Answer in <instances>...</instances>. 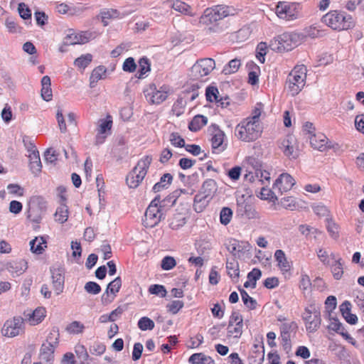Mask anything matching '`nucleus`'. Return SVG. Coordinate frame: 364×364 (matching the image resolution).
Listing matches in <instances>:
<instances>
[{"label":"nucleus","mask_w":364,"mask_h":364,"mask_svg":"<svg viewBox=\"0 0 364 364\" xmlns=\"http://www.w3.org/2000/svg\"><path fill=\"white\" fill-rule=\"evenodd\" d=\"M241 65V61L238 58L231 60L223 68V73L230 75L235 73Z\"/></svg>","instance_id":"39"},{"label":"nucleus","mask_w":364,"mask_h":364,"mask_svg":"<svg viewBox=\"0 0 364 364\" xmlns=\"http://www.w3.org/2000/svg\"><path fill=\"white\" fill-rule=\"evenodd\" d=\"M275 13L279 18L287 21L296 19L299 16L296 5L285 1L278 3L275 9Z\"/></svg>","instance_id":"11"},{"label":"nucleus","mask_w":364,"mask_h":364,"mask_svg":"<svg viewBox=\"0 0 364 364\" xmlns=\"http://www.w3.org/2000/svg\"><path fill=\"white\" fill-rule=\"evenodd\" d=\"M296 138L294 135H287L282 141L280 148L284 154L293 159H296L298 156L296 148Z\"/></svg>","instance_id":"18"},{"label":"nucleus","mask_w":364,"mask_h":364,"mask_svg":"<svg viewBox=\"0 0 364 364\" xmlns=\"http://www.w3.org/2000/svg\"><path fill=\"white\" fill-rule=\"evenodd\" d=\"M137 68L136 63L132 57L125 59L122 64V70L126 73H132Z\"/></svg>","instance_id":"49"},{"label":"nucleus","mask_w":364,"mask_h":364,"mask_svg":"<svg viewBox=\"0 0 364 364\" xmlns=\"http://www.w3.org/2000/svg\"><path fill=\"white\" fill-rule=\"evenodd\" d=\"M237 213L238 215L247 219L257 218L258 213L252 205L245 201L237 203Z\"/></svg>","instance_id":"20"},{"label":"nucleus","mask_w":364,"mask_h":364,"mask_svg":"<svg viewBox=\"0 0 364 364\" xmlns=\"http://www.w3.org/2000/svg\"><path fill=\"white\" fill-rule=\"evenodd\" d=\"M219 93L218 90L214 87H208L206 89V98L210 102H220L221 100H218V94Z\"/></svg>","instance_id":"59"},{"label":"nucleus","mask_w":364,"mask_h":364,"mask_svg":"<svg viewBox=\"0 0 364 364\" xmlns=\"http://www.w3.org/2000/svg\"><path fill=\"white\" fill-rule=\"evenodd\" d=\"M4 266L12 277L21 275L28 269L27 262L22 259L4 262Z\"/></svg>","instance_id":"16"},{"label":"nucleus","mask_w":364,"mask_h":364,"mask_svg":"<svg viewBox=\"0 0 364 364\" xmlns=\"http://www.w3.org/2000/svg\"><path fill=\"white\" fill-rule=\"evenodd\" d=\"M264 105L261 102L257 103L255 108L252 109L251 116L247 117L255 122H260L259 117L263 112Z\"/></svg>","instance_id":"46"},{"label":"nucleus","mask_w":364,"mask_h":364,"mask_svg":"<svg viewBox=\"0 0 364 364\" xmlns=\"http://www.w3.org/2000/svg\"><path fill=\"white\" fill-rule=\"evenodd\" d=\"M302 318L308 332H316L320 328L321 323V313L319 308L315 304H310L304 309Z\"/></svg>","instance_id":"7"},{"label":"nucleus","mask_w":364,"mask_h":364,"mask_svg":"<svg viewBox=\"0 0 364 364\" xmlns=\"http://www.w3.org/2000/svg\"><path fill=\"white\" fill-rule=\"evenodd\" d=\"M235 12L236 9L235 8L225 5H218L213 8H208L201 16L200 23L210 25L228 16L235 15Z\"/></svg>","instance_id":"4"},{"label":"nucleus","mask_w":364,"mask_h":364,"mask_svg":"<svg viewBox=\"0 0 364 364\" xmlns=\"http://www.w3.org/2000/svg\"><path fill=\"white\" fill-rule=\"evenodd\" d=\"M165 6L172 7L174 11L183 15L193 16L196 14L190 5L180 0H173V2H168Z\"/></svg>","instance_id":"23"},{"label":"nucleus","mask_w":364,"mask_h":364,"mask_svg":"<svg viewBox=\"0 0 364 364\" xmlns=\"http://www.w3.org/2000/svg\"><path fill=\"white\" fill-rule=\"evenodd\" d=\"M295 184V180L293 177L287 173H282L279 177L276 180L274 188H278L281 193L287 192L291 189Z\"/></svg>","instance_id":"19"},{"label":"nucleus","mask_w":364,"mask_h":364,"mask_svg":"<svg viewBox=\"0 0 364 364\" xmlns=\"http://www.w3.org/2000/svg\"><path fill=\"white\" fill-rule=\"evenodd\" d=\"M96 37L95 33L90 31H69L64 38L65 45L84 44Z\"/></svg>","instance_id":"12"},{"label":"nucleus","mask_w":364,"mask_h":364,"mask_svg":"<svg viewBox=\"0 0 364 364\" xmlns=\"http://www.w3.org/2000/svg\"><path fill=\"white\" fill-rule=\"evenodd\" d=\"M100 17L105 26L109 23V20L120 18V13L115 9H105L100 12Z\"/></svg>","instance_id":"34"},{"label":"nucleus","mask_w":364,"mask_h":364,"mask_svg":"<svg viewBox=\"0 0 364 364\" xmlns=\"http://www.w3.org/2000/svg\"><path fill=\"white\" fill-rule=\"evenodd\" d=\"M46 309L38 307L34 311L24 313V316L30 325L36 326L40 323L46 316Z\"/></svg>","instance_id":"21"},{"label":"nucleus","mask_w":364,"mask_h":364,"mask_svg":"<svg viewBox=\"0 0 364 364\" xmlns=\"http://www.w3.org/2000/svg\"><path fill=\"white\" fill-rule=\"evenodd\" d=\"M121 287L122 279L119 277H116L114 280L110 282L108 284L105 293L102 295V302L103 304L111 303L116 296V294L119 291Z\"/></svg>","instance_id":"15"},{"label":"nucleus","mask_w":364,"mask_h":364,"mask_svg":"<svg viewBox=\"0 0 364 364\" xmlns=\"http://www.w3.org/2000/svg\"><path fill=\"white\" fill-rule=\"evenodd\" d=\"M182 191H175L168 197L161 201V212H162V208L171 207L173 206L177 198L181 195ZM162 217V213H161V218Z\"/></svg>","instance_id":"38"},{"label":"nucleus","mask_w":364,"mask_h":364,"mask_svg":"<svg viewBox=\"0 0 364 364\" xmlns=\"http://www.w3.org/2000/svg\"><path fill=\"white\" fill-rule=\"evenodd\" d=\"M211 146L213 152L220 153L223 151L226 145L224 144L225 133L216 125L211 127Z\"/></svg>","instance_id":"14"},{"label":"nucleus","mask_w":364,"mask_h":364,"mask_svg":"<svg viewBox=\"0 0 364 364\" xmlns=\"http://www.w3.org/2000/svg\"><path fill=\"white\" fill-rule=\"evenodd\" d=\"M322 21L334 30H347L354 25L352 17L344 12L331 11L322 18Z\"/></svg>","instance_id":"2"},{"label":"nucleus","mask_w":364,"mask_h":364,"mask_svg":"<svg viewBox=\"0 0 364 364\" xmlns=\"http://www.w3.org/2000/svg\"><path fill=\"white\" fill-rule=\"evenodd\" d=\"M138 327L141 331L151 330L154 327V323L149 318L144 316L139 320Z\"/></svg>","instance_id":"52"},{"label":"nucleus","mask_w":364,"mask_h":364,"mask_svg":"<svg viewBox=\"0 0 364 364\" xmlns=\"http://www.w3.org/2000/svg\"><path fill=\"white\" fill-rule=\"evenodd\" d=\"M274 258L278 263V266L279 269L282 272H288L290 270L291 265L289 262L288 261L285 253L282 250H277L274 252Z\"/></svg>","instance_id":"27"},{"label":"nucleus","mask_w":364,"mask_h":364,"mask_svg":"<svg viewBox=\"0 0 364 364\" xmlns=\"http://www.w3.org/2000/svg\"><path fill=\"white\" fill-rule=\"evenodd\" d=\"M226 269L228 274L232 279V281L235 282H237L240 276L238 262L235 259L227 260Z\"/></svg>","instance_id":"26"},{"label":"nucleus","mask_w":364,"mask_h":364,"mask_svg":"<svg viewBox=\"0 0 364 364\" xmlns=\"http://www.w3.org/2000/svg\"><path fill=\"white\" fill-rule=\"evenodd\" d=\"M31 250L36 254H41L46 247V241L43 237H36L30 242Z\"/></svg>","instance_id":"35"},{"label":"nucleus","mask_w":364,"mask_h":364,"mask_svg":"<svg viewBox=\"0 0 364 364\" xmlns=\"http://www.w3.org/2000/svg\"><path fill=\"white\" fill-rule=\"evenodd\" d=\"M56 119L58 121L60 131L62 133H65L67 132V127L63 114V110L60 107L58 108L56 113Z\"/></svg>","instance_id":"57"},{"label":"nucleus","mask_w":364,"mask_h":364,"mask_svg":"<svg viewBox=\"0 0 364 364\" xmlns=\"http://www.w3.org/2000/svg\"><path fill=\"white\" fill-rule=\"evenodd\" d=\"M23 319L20 316H15L4 323L1 333L4 336L13 338L23 331Z\"/></svg>","instance_id":"10"},{"label":"nucleus","mask_w":364,"mask_h":364,"mask_svg":"<svg viewBox=\"0 0 364 364\" xmlns=\"http://www.w3.org/2000/svg\"><path fill=\"white\" fill-rule=\"evenodd\" d=\"M151 163V158L146 156L140 159L134 169L126 178L127 185L131 188H136L144 178L147 169Z\"/></svg>","instance_id":"6"},{"label":"nucleus","mask_w":364,"mask_h":364,"mask_svg":"<svg viewBox=\"0 0 364 364\" xmlns=\"http://www.w3.org/2000/svg\"><path fill=\"white\" fill-rule=\"evenodd\" d=\"M331 272L336 279H340L343 274L342 259H336V262L331 265Z\"/></svg>","instance_id":"41"},{"label":"nucleus","mask_w":364,"mask_h":364,"mask_svg":"<svg viewBox=\"0 0 364 364\" xmlns=\"http://www.w3.org/2000/svg\"><path fill=\"white\" fill-rule=\"evenodd\" d=\"M208 119L203 115L195 116L188 124V128L192 132H197L206 125Z\"/></svg>","instance_id":"33"},{"label":"nucleus","mask_w":364,"mask_h":364,"mask_svg":"<svg viewBox=\"0 0 364 364\" xmlns=\"http://www.w3.org/2000/svg\"><path fill=\"white\" fill-rule=\"evenodd\" d=\"M58 154L57 151L53 148L48 149L45 154L44 158L46 163L55 164L58 160Z\"/></svg>","instance_id":"53"},{"label":"nucleus","mask_w":364,"mask_h":364,"mask_svg":"<svg viewBox=\"0 0 364 364\" xmlns=\"http://www.w3.org/2000/svg\"><path fill=\"white\" fill-rule=\"evenodd\" d=\"M107 68L103 65H100L95 68L91 74L90 80L91 82H97L100 80L105 79L106 77Z\"/></svg>","instance_id":"40"},{"label":"nucleus","mask_w":364,"mask_h":364,"mask_svg":"<svg viewBox=\"0 0 364 364\" xmlns=\"http://www.w3.org/2000/svg\"><path fill=\"white\" fill-rule=\"evenodd\" d=\"M169 140H170L171 143L175 146H177V147L185 146L184 139L178 133H172L170 135Z\"/></svg>","instance_id":"62"},{"label":"nucleus","mask_w":364,"mask_h":364,"mask_svg":"<svg viewBox=\"0 0 364 364\" xmlns=\"http://www.w3.org/2000/svg\"><path fill=\"white\" fill-rule=\"evenodd\" d=\"M217 191V183L213 179H208L202 185L200 192L205 194L209 197H212Z\"/></svg>","instance_id":"37"},{"label":"nucleus","mask_w":364,"mask_h":364,"mask_svg":"<svg viewBox=\"0 0 364 364\" xmlns=\"http://www.w3.org/2000/svg\"><path fill=\"white\" fill-rule=\"evenodd\" d=\"M85 290L92 294H97L101 291L100 286L95 282H88L85 284Z\"/></svg>","instance_id":"58"},{"label":"nucleus","mask_w":364,"mask_h":364,"mask_svg":"<svg viewBox=\"0 0 364 364\" xmlns=\"http://www.w3.org/2000/svg\"><path fill=\"white\" fill-rule=\"evenodd\" d=\"M6 188L11 195L23 196L24 194V189L16 183H10L7 186Z\"/></svg>","instance_id":"56"},{"label":"nucleus","mask_w":364,"mask_h":364,"mask_svg":"<svg viewBox=\"0 0 364 364\" xmlns=\"http://www.w3.org/2000/svg\"><path fill=\"white\" fill-rule=\"evenodd\" d=\"M139 69L136 75L138 79H143L145 75L150 72L151 65L149 59L146 57H142L139 60Z\"/></svg>","instance_id":"32"},{"label":"nucleus","mask_w":364,"mask_h":364,"mask_svg":"<svg viewBox=\"0 0 364 364\" xmlns=\"http://www.w3.org/2000/svg\"><path fill=\"white\" fill-rule=\"evenodd\" d=\"M168 2H173V0L164 1L161 5V16L166 18H169L172 16L173 10L172 7H166L165 6Z\"/></svg>","instance_id":"64"},{"label":"nucleus","mask_w":364,"mask_h":364,"mask_svg":"<svg viewBox=\"0 0 364 364\" xmlns=\"http://www.w3.org/2000/svg\"><path fill=\"white\" fill-rule=\"evenodd\" d=\"M159 196H156L146 210L144 225L146 228H154L159 223Z\"/></svg>","instance_id":"9"},{"label":"nucleus","mask_w":364,"mask_h":364,"mask_svg":"<svg viewBox=\"0 0 364 364\" xmlns=\"http://www.w3.org/2000/svg\"><path fill=\"white\" fill-rule=\"evenodd\" d=\"M307 69L305 65H296L289 73L287 89L292 96L296 95L304 88L306 83Z\"/></svg>","instance_id":"3"},{"label":"nucleus","mask_w":364,"mask_h":364,"mask_svg":"<svg viewBox=\"0 0 364 364\" xmlns=\"http://www.w3.org/2000/svg\"><path fill=\"white\" fill-rule=\"evenodd\" d=\"M260 196L261 198L263 200H269L271 201L277 200L274 193L272 190L267 188H262L261 189Z\"/></svg>","instance_id":"63"},{"label":"nucleus","mask_w":364,"mask_h":364,"mask_svg":"<svg viewBox=\"0 0 364 364\" xmlns=\"http://www.w3.org/2000/svg\"><path fill=\"white\" fill-rule=\"evenodd\" d=\"M144 95L146 100L150 104H159V91H158L155 86H150L149 88L144 90Z\"/></svg>","instance_id":"36"},{"label":"nucleus","mask_w":364,"mask_h":364,"mask_svg":"<svg viewBox=\"0 0 364 364\" xmlns=\"http://www.w3.org/2000/svg\"><path fill=\"white\" fill-rule=\"evenodd\" d=\"M55 346H52L51 344L44 343L42 345L41 348V357L43 360H50L53 354L54 353V350Z\"/></svg>","instance_id":"42"},{"label":"nucleus","mask_w":364,"mask_h":364,"mask_svg":"<svg viewBox=\"0 0 364 364\" xmlns=\"http://www.w3.org/2000/svg\"><path fill=\"white\" fill-rule=\"evenodd\" d=\"M68 208L65 204H61L57 208L54 214L55 220L60 224L65 223L68 219Z\"/></svg>","instance_id":"31"},{"label":"nucleus","mask_w":364,"mask_h":364,"mask_svg":"<svg viewBox=\"0 0 364 364\" xmlns=\"http://www.w3.org/2000/svg\"><path fill=\"white\" fill-rule=\"evenodd\" d=\"M29 208L46 213L47 209V202L41 196H33L29 200Z\"/></svg>","instance_id":"29"},{"label":"nucleus","mask_w":364,"mask_h":364,"mask_svg":"<svg viewBox=\"0 0 364 364\" xmlns=\"http://www.w3.org/2000/svg\"><path fill=\"white\" fill-rule=\"evenodd\" d=\"M183 306V302L180 300H174L166 305L168 312L175 314Z\"/></svg>","instance_id":"55"},{"label":"nucleus","mask_w":364,"mask_h":364,"mask_svg":"<svg viewBox=\"0 0 364 364\" xmlns=\"http://www.w3.org/2000/svg\"><path fill=\"white\" fill-rule=\"evenodd\" d=\"M262 276V272L260 269L257 268H254L250 272L247 274V279L252 282V288L256 287V282Z\"/></svg>","instance_id":"60"},{"label":"nucleus","mask_w":364,"mask_h":364,"mask_svg":"<svg viewBox=\"0 0 364 364\" xmlns=\"http://www.w3.org/2000/svg\"><path fill=\"white\" fill-rule=\"evenodd\" d=\"M210 198H211L201 192L196 195L193 203L194 210L197 213L202 212L203 209L207 206Z\"/></svg>","instance_id":"28"},{"label":"nucleus","mask_w":364,"mask_h":364,"mask_svg":"<svg viewBox=\"0 0 364 364\" xmlns=\"http://www.w3.org/2000/svg\"><path fill=\"white\" fill-rule=\"evenodd\" d=\"M215 68V63L213 58H202L191 67L189 75L193 80H199L208 75Z\"/></svg>","instance_id":"8"},{"label":"nucleus","mask_w":364,"mask_h":364,"mask_svg":"<svg viewBox=\"0 0 364 364\" xmlns=\"http://www.w3.org/2000/svg\"><path fill=\"white\" fill-rule=\"evenodd\" d=\"M92 56L91 54L82 55L75 59L74 65L80 69H85L92 61Z\"/></svg>","instance_id":"44"},{"label":"nucleus","mask_w":364,"mask_h":364,"mask_svg":"<svg viewBox=\"0 0 364 364\" xmlns=\"http://www.w3.org/2000/svg\"><path fill=\"white\" fill-rule=\"evenodd\" d=\"M41 97L42 98L47 102H49L52 100L53 94L52 90L50 87V78L49 76L46 75L43 76L41 79Z\"/></svg>","instance_id":"25"},{"label":"nucleus","mask_w":364,"mask_h":364,"mask_svg":"<svg viewBox=\"0 0 364 364\" xmlns=\"http://www.w3.org/2000/svg\"><path fill=\"white\" fill-rule=\"evenodd\" d=\"M29 166L31 172L38 176L41 172L42 164L40 159L39 152L32 149V153L28 154Z\"/></svg>","instance_id":"24"},{"label":"nucleus","mask_w":364,"mask_h":364,"mask_svg":"<svg viewBox=\"0 0 364 364\" xmlns=\"http://www.w3.org/2000/svg\"><path fill=\"white\" fill-rule=\"evenodd\" d=\"M186 223V219L181 214H177L170 223L169 225L172 229H178Z\"/></svg>","instance_id":"61"},{"label":"nucleus","mask_w":364,"mask_h":364,"mask_svg":"<svg viewBox=\"0 0 364 364\" xmlns=\"http://www.w3.org/2000/svg\"><path fill=\"white\" fill-rule=\"evenodd\" d=\"M176 266V259L171 256H166L161 261V268L164 270H171Z\"/></svg>","instance_id":"50"},{"label":"nucleus","mask_w":364,"mask_h":364,"mask_svg":"<svg viewBox=\"0 0 364 364\" xmlns=\"http://www.w3.org/2000/svg\"><path fill=\"white\" fill-rule=\"evenodd\" d=\"M242 300L244 304L250 309H256L257 301L252 297L250 296L246 291L240 289Z\"/></svg>","instance_id":"43"},{"label":"nucleus","mask_w":364,"mask_h":364,"mask_svg":"<svg viewBox=\"0 0 364 364\" xmlns=\"http://www.w3.org/2000/svg\"><path fill=\"white\" fill-rule=\"evenodd\" d=\"M112 123V117L110 115H107L105 119L99 121L97 133L95 136L96 144L104 143L107 136L110 134Z\"/></svg>","instance_id":"13"},{"label":"nucleus","mask_w":364,"mask_h":364,"mask_svg":"<svg viewBox=\"0 0 364 364\" xmlns=\"http://www.w3.org/2000/svg\"><path fill=\"white\" fill-rule=\"evenodd\" d=\"M85 326L80 321H73L66 328V330L70 333L77 334L83 331Z\"/></svg>","instance_id":"51"},{"label":"nucleus","mask_w":364,"mask_h":364,"mask_svg":"<svg viewBox=\"0 0 364 364\" xmlns=\"http://www.w3.org/2000/svg\"><path fill=\"white\" fill-rule=\"evenodd\" d=\"M262 132V126L260 122H255L247 118L241 121L235 129V136L245 142H251L257 140Z\"/></svg>","instance_id":"1"},{"label":"nucleus","mask_w":364,"mask_h":364,"mask_svg":"<svg viewBox=\"0 0 364 364\" xmlns=\"http://www.w3.org/2000/svg\"><path fill=\"white\" fill-rule=\"evenodd\" d=\"M18 11L20 16L22 18L25 20L31 19V11L26 4L20 3L18 6Z\"/></svg>","instance_id":"54"},{"label":"nucleus","mask_w":364,"mask_h":364,"mask_svg":"<svg viewBox=\"0 0 364 364\" xmlns=\"http://www.w3.org/2000/svg\"><path fill=\"white\" fill-rule=\"evenodd\" d=\"M44 214L45 213L29 208L28 211V218L33 223H40Z\"/></svg>","instance_id":"47"},{"label":"nucleus","mask_w":364,"mask_h":364,"mask_svg":"<svg viewBox=\"0 0 364 364\" xmlns=\"http://www.w3.org/2000/svg\"><path fill=\"white\" fill-rule=\"evenodd\" d=\"M232 216V211L230 208L228 207L223 208L220 214V223L224 225H227L230 223Z\"/></svg>","instance_id":"48"},{"label":"nucleus","mask_w":364,"mask_h":364,"mask_svg":"<svg viewBox=\"0 0 364 364\" xmlns=\"http://www.w3.org/2000/svg\"><path fill=\"white\" fill-rule=\"evenodd\" d=\"M290 328L291 326L287 323L283 324L281 328L282 345L287 352L290 350L291 346L289 333Z\"/></svg>","instance_id":"30"},{"label":"nucleus","mask_w":364,"mask_h":364,"mask_svg":"<svg viewBox=\"0 0 364 364\" xmlns=\"http://www.w3.org/2000/svg\"><path fill=\"white\" fill-rule=\"evenodd\" d=\"M243 324H228V334L233 338H240L242 333Z\"/></svg>","instance_id":"45"},{"label":"nucleus","mask_w":364,"mask_h":364,"mask_svg":"<svg viewBox=\"0 0 364 364\" xmlns=\"http://www.w3.org/2000/svg\"><path fill=\"white\" fill-rule=\"evenodd\" d=\"M309 140L311 146L314 149L323 151L329 147L328 145V139L322 133L314 134L309 136Z\"/></svg>","instance_id":"22"},{"label":"nucleus","mask_w":364,"mask_h":364,"mask_svg":"<svg viewBox=\"0 0 364 364\" xmlns=\"http://www.w3.org/2000/svg\"><path fill=\"white\" fill-rule=\"evenodd\" d=\"M53 288L55 293L59 295L64 289V270L62 267H53L50 269Z\"/></svg>","instance_id":"17"},{"label":"nucleus","mask_w":364,"mask_h":364,"mask_svg":"<svg viewBox=\"0 0 364 364\" xmlns=\"http://www.w3.org/2000/svg\"><path fill=\"white\" fill-rule=\"evenodd\" d=\"M300 41V36L299 34L295 33H284L270 43V48L272 50L283 53L289 51L296 48Z\"/></svg>","instance_id":"5"}]
</instances>
